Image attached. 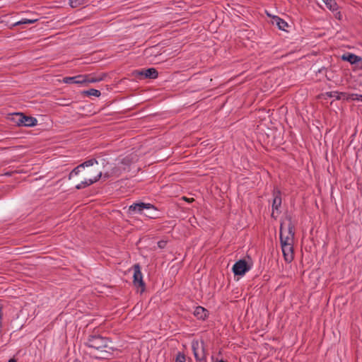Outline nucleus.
Masks as SVG:
<instances>
[{
  "label": "nucleus",
  "instance_id": "obj_1",
  "mask_svg": "<svg viewBox=\"0 0 362 362\" xmlns=\"http://www.w3.org/2000/svg\"><path fill=\"white\" fill-rule=\"evenodd\" d=\"M84 345L96 350L98 355L95 357L103 359L110 358L113 356V352L117 350L110 338L95 332L88 336Z\"/></svg>",
  "mask_w": 362,
  "mask_h": 362
},
{
  "label": "nucleus",
  "instance_id": "obj_2",
  "mask_svg": "<svg viewBox=\"0 0 362 362\" xmlns=\"http://www.w3.org/2000/svg\"><path fill=\"white\" fill-rule=\"evenodd\" d=\"M127 214L129 215L141 214L148 218H160V210L150 203L143 202H136L130 205L128 208Z\"/></svg>",
  "mask_w": 362,
  "mask_h": 362
},
{
  "label": "nucleus",
  "instance_id": "obj_3",
  "mask_svg": "<svg viewBox=\"0 0 362 362\" xmlns=\"http://www.w3.org/2000/svg\"><path fill=\"white\" fill-rule=\"evenodd\" d=\"M294 239H291V235L284 236L281 235L280 244L283 252L284 258L286 262H291L294 258V249H293Z\"/></svg>",
  "mask_w": 362,
  "mask_h": 362
},
{
  "label": "nucleus",
  "instance_id": "obj_4",
  "mask_svg": "<svg viewBox=\"0 0 362 362\" xmlns=\"http://www.w3.org/2000/svg\"><path fill=\"white\" fill-rule=\"evenodd\" d=\"M252 265V259L247 255L245 258L240 259L235 262L232 267V272L235 276H243L250 270Z\"/></svg>",
  "mask_w": 362,
  "mask_h": 362
},
{
  "label": "nucleus",
  "instance_id": "obj_5",
  "mask_svg": "<svg viewBox=\"0 0 362 362\" xmlns=\"http://www.w3.org/2000/svg\"><path fill=\"white\" fill-rule=\"evenodd\" d=\"M88 176V174L86 173V172H83L81 173L80 175H79V177H76V178H74V182L75 183H77L76 185V189H83L86 187H88L90 185H91L92 184L96 182L97 181H98L101 176H102V173L100 172L97 176H95L94 178L91 179H86V177Z\"/></svg>",
  "mask_w": 362,
  "mask_h": 362
},
{
  "label": "nucleus",
  "instance_id": "obj_6",
  "mask_svg": "<svg viewBox=\"0 0 362 362\" xmlns=\"http://www.w3.org/2000/svg\"><path fill=\"white\" fill-rule=\"evenodd\" d=\"M132 269L134 270L133 284L135 287L141 288V293H143L146 289V284L143 279L141 265L136 263L133 265Z\"/></svg>",
  "mask_w": 362,
  "mask_h": 362
},
{
  "label": "nucleus",
  "instance_id": "obj_7",
  "mask_svg": "<svg viewBox=\"0 0 362 362\" xmlns=\"http://www.w3.org/2000/svg\"><path fill=\"white\" fill-rule=\"evenodd\" d=\"M133 75L139 80L155 79L158 76V71L155 68L141 69L135 70Z\"/></svg>",
  "mask_w": 362,
  "mask_h": 362
},
{
  "label": "nucleus",
  "instance_id": "obj_8",
  "mask_svg": "<svg viewBox=\"0 0 362 362\" xmlns=\"http://www.w3.org/2000/svg\"><path fill=\"white\" fill-rule=\"evenodd\" d=\"M273 201H272V211H276L277 214H279V208L281 206V192L278 187H274L273 192Z\"/></svg>",
  "mask_w": 362,
  "mask_h": 362
},
{
  "label": "nucleus",
  "instance_id": "obj_9",
  "mask_svg": "<svg viewBox=\"0 0 362 362\" xmlns=\"http://www.w3.org/2000/svg\"><path fill=\"white\" fill-rule=\"evenodd\" d=\"M95 163H97V159L95 158L89 159L82 163L71 170L69 174V179H71L75 175H78L81 172V169H84L85 167L92 166Z\"/></svg>",
  "mask_w": 362,
  "mask_h": 362
},
{
  "label": "nucleus",
  "instance_id": "obj_10",
  "mask_svg": "<svg viewBox=\"0 0 362 362\" xmlns=\"http://www.w3.org/2000/svg\"><path fill=\"white\" fill-rule=\"evenodd\" d=\"M204 343L202 341V345H204ZM198 347H199V343L197 341H192V349L193 351V354L195 358V360L197 362H207L206 361V356L204 351V346H202V355L200 356L198 353Z\"/></svg>",
  "mask_w": 362,
  "mask_h": 362
},
{
  "label": "nucleus",
  "instance_id": "obj_11",
  "mask_svg": "<svg viewBox=\"0 0 362 362\" xmlns=\"http://www.w3.org/2000/svg\"><path fill=\"white\" fill-rule=\"evenodd\" d=\"M284 137H261L259 140L260 143H266L267 145H269L271 147L279 148L281 144H284L282 142Z\"/></svg>",
  "mask_w": 362,
  "mask_h": 362
},
{
  "label": "nucleus",
  "instance_id": "obj_12",
  "mask_svg": "<svg viewBox=\"0 0 362 362\" xmlns=\"http://www.w3.org/2000/svg\"><path fill=\"white\" fill-rule=\"evenodd\" d=\"M21 117V127H34L37 124V120L35 117L27 115L25 113L22 112V115H20Z\"/></svg>",
  "mask_w": 362,
  "mask_h": 362
},
{
  "label": "nucleus",
  "instance_id": "obj_13",
  "mask_svg": "<svg viewBox=\"0 0 362 362\" xmlns=\"http://www.w3.org/2000/svg\"><path fill=\"white\" fill-rule=\"evenodd\" d=\"M341 59L344 62H349L352 65L358 64L362 62V57L354 53L346 52L341 56Z\"/></svg>",
  "mask_w": 362,
  "mask_h": 362
},
{
  "label": "nucleus",
  "instance_id": "obj_14",
  "mask_svg": "<svg viewBox=\"0 0 362 362\" xmlns=\"http://www.w3.org/2000/svg\"><path fill=\"white\" fill-rule=\"evenodd\" d=\"M85 77L83 75H77L72 77H64L62 81L67 84H83L85 83Z\"/></svg>",
  "mask_w": 362,
  "mask_h": 362
},
{
  "label": "nucleus",
  "instance_id": "obj_15",
  "mask_svg": "<svg viewBox=\"0 0 362 362\" xmlns=\"http://www.w3.org/2000/svg\"><path fill=\"white\" fill-rule=\"evenodd\" d=\"M194 315L198 320H205L209 317V312L204 307L197 306L195 308Z\"/></svg>",
  "mask_w": 362,
  "mask_h": 362
},
{
  "label": "nucleus",
  "instance_id": "obj_16",
  "mask_svg": "<svg viewBox=\"0 0 362 362\" xmlns=\"http://www.w3.org/2000/svg\"><path fill=\"white\" fill-rule=\"evenodd\" d=\"M286 219L288 221V235L291 236V239L295 238V233H296V223L295 221L293 220V217L290 214L286 215Z\"/></svg>",
  "mask_w": 362,
  "mask_h": 362
},
{
  "label": "nucleus",
  "instance_id": "obj_17",
  "mask_svg": "<svg viewBox=\"0 0 362 362\" xmlns=\"http://www.w3.org/2000/svg\"><path fill=\"white\" fill-rule=\"evenodd\" d=\"M83 76H86L84 78L85 83H96V82H100L101 81H103L105 78V77L107 76V74L103 73L99 76H92L91 75H89V74L83 75Z\"/></svg>",
  "mask_w": 362,
  "mask_h": 362
},
{
  "label": "nucleus",
  "instance_id": "obj_18",
  "mask_svg": "<svg viewBox=\"0 0 362 362\" xmlns=\"http://www.w3.org/2000/svg\"><path fill=\"white\" fill-rule=\"evenodd\" d=\"M272 23L276 24L279 29L285 30V28L288 26V23L279 16H274L272 17Z\"/></svg>",
  "mask_w": 362,
  "mask_h": 362
},
{
  "label": "nucleus",
  "instance_id": "obj_19",
  "mask_svg": "<svg viewBox=\"0 0 362 362\" xmlns=\"http://www.w3.org/2000/svg\"><path fill=\"white\" fill-rule=\"evenodd\" d=\"M21 115H22V112H14L13 114H10L8 119L16 126L21 127Z\"/></svg>",
  "mask_w": 362,
  "mask_h": 362
},
{
  "label": "nucleus",
  "instance_id": "obj_20",
  "mask_svg": "<svg viewBox=\"0 0 362 362\" xmlns=\"http://www.w3.org/2000/svg\"><path fill=\"white\" fill-rule=\"evenodd\" d=\"M81 94L83 96H95V97H99L101 95V93L100 90L94 88H90L89 90H83L81 92Z\"/></svg>",
  "mask_w": 362,
  "mask_h": 362
},
{
  "label": "nucleus",
  "instance_id": "obj_21",
  "mask_svg": "<svg viewBox=\"0 0 362 362\" xmlns=\"http://www.w3.org/2000/svg\"><path fill=\"white\" fill-rule=\"evenodd\" d=\"M346 95V93L345 92L331 91L325 93L324 95H326L328 98L335 97L337 100H341L342 99V97H345Z\"/></svg>",
  "mask_w": 362,
  "mask_h": 362
},
{
  "label": "nucleus",
  "instance_id": "obj_22",
  "mask_svg": "<svg viewBox=\"0 0 362 362\" xmlns=\"http://www.w3.org/2000/svg\"><path fill=\"white\" fill-rule=\"evenodd\" d=\"M326 5L327 8L332 11H337L338 5L335 0H322Z\"/></svg>",
  "mask_w": 362,
  "mask_h": 362
},
{
  "label": "nucleus",
  "instance_id": "obj_23",
  "mask_svg": "<svg viewBox=\"0 0 362 362\" xmlns=\"http://www.w3.org/2000/svg\"><path fill=\"white\" fill-rule=\"evenodd\" d=\"M88 2V0H69V4L71 8H77Z\"/></svg>",
  "mask_w": 362,
  "mask_h": 362
},
{
  "label": "nucleus",
  "instance_id": "obj_24",
  "mask_svg": "<svg viewBox=\"0 0 362 362\" xmlns=\"http://www.w3.org/2000/svg\"><path fill=\"white\" fill-rule=\"evenodd\" d=\"M38 21L37 18H23L22 20L13 24V26H18L24 24H33Z\"/></svg>",
  "mask_w": 362,
  "mask_h": 362
},
{
  "label": "nucleus",
  "instance_id": "obj_25",
  "mask_svg": "<svg viewBox=\"0 0 362 362\" xmlns=\"http://www.w3.org/2000/svg\"><path fill=\"white\" fill-rule=\"evenodd\" d=\"M132 162H133L132 157L131 156H127L121 160L120 163L124 166L123 168H124V170H125L126 167H129L131 165V164L132 163Z\"/></svg>",
  "mask_w": 362,
  "mask_h": 362
},
{
  "label": "nucleus",
  "instance_id": "obj_26",
  "mask_svg": "<svg viewBox=\"0 0 362 362\" xmlns=\"http://www.w3.org/2000/svg\"><path fill=\"white\" fill-rule=\"evenodd\" d=\"M72 103H74V101H70L69 99L66 98H59L57 99V104L60 106H69Z\"/></svg>",
  "mask_w": 362,
  "mask_h": 362
},
{
  "label": "nucleus",
  "instance_id": "obj_27",
  "mask_svg": "<svg viewBox=\"0 0 362 362\" xmlns=\"http://www.w3.org/2000/svg\"><path fill=\"white\" fill-rule=\"evenodd\" d=\"M175 362H186L185 354L179 351L176 355Z\"/></svg>",
  "mask_w": 362,
  "mask_h": 362
},
{
  "label": "nucleus",
  "instance_id": "obj_28",
  "mask_svg": "<svg viewBox=\"0 0 362 362\" xmlns=\"http://www.w3.org/2000/svg\"><path fill=\"white\" fill-rule=\"evenodd\" d=\"M356 96H357L356 93H346L345 97H342V99L346 100L347 101L355 100Z\"/></svg>",
  "mask_w": 362,
  "mask_h": 362
},
{
  "label": "nucleus",
  "instance_id": "obj_29",
  "mask_svg": "<svg viewBox=\"0 0 362 362\" xmlns=\"http://www.w3.org/2000/svg\"><path fill=\"white\" fill-rule=\"evenodd\" d=\"M95 163L98 165H100V166L104 167L106 164L108 163V162L106 161V160L104 158L100 156L98 158L97 163Z\"/></svg>",
  "mask_w": 362,
  "mask_h": 362
},
{
  "label": "nucleus",
  "instance_id": "obj_30",
  "mask_svg": "<svg viewBox=\"0 0 362 362\" xmlns=\"http://www.w3.org/2000/svg\"><path fill=\"white\" fill-rule=\"evenodd\" d=\"M167 241L166 240H159L158 242V247L160 249H163L166 247L167 245Z\"/></svg>",
  "mask_w": 362,
  "mask_h": 362
},
{
  "label": "nucleus",
  "instance_id": "obj_31",
  "mask_svg": "<svg viewBox=\"0 0 362 362\" xmlns=\"http://www.w3.org/2000/svg\"><path fill=\"white\" fill-rule=\"evenodd\" d=\"M335 18L338 20H341L342 18V14L340 11H338L335 14Z\"/></svg>",
  "mask_w": 362,
  "mask_h": 362
},
{
  "label": "nucleus",
  "instance_id": "obj_32",
  "mask_svg": "<svg viewBox=\"0 0 362 362\" xmlns=\"http://www.w3.org/2000/svg\"><path fill=\"white\" fill-rule=\"evenodd\" d=\"M283 229H284V223L281 222L280 224L279 239L281 238V235H283Z\"/></svg>",
  "mask_w": 362,
  "mask_h": 362
},
{
  "label": "nucleus",
  "instance_id": "obj_33",
  "mask_svg": "<svg viewBox=\"0 0 362 362\" xmlns=\"http://www.w3.org/2000/svg\"><path fill=\"white\" fill-rule=\"evenodd\" d=\"M325 70H327V69H326V68L323 66V67H322V68L319 69L316 71V73H317V74H322Z\"/></svg>",
  "mask_w": 362,
  "mask_h": 362
},
{
  "label": "nucleus",
  "instance_id": "obj_34",
  "mask_svg": "<svg viewBox=\"0 0 362 362\" xmlns=\"http://www.w3.org/2000/svg\"><path fill=\"white\" fill-rule=\"evenodd\" d=\"M332 72L331 74H325V76L328 81H331L332 78Z\"/></svg>",
  "mask_w": 362,
  "mask_h": 362
},
{
  "label": "nucleus",
  "instance_id": "obj_35",
  "mask_svg": "<svg viewBox=\"0 0 362 362\" xmlns=\"http://www.w3.org/2000/svg\"><path fill=\"white\" fill-rule=\"evenodd\" d=\"M355 100L362 101V95L357 94V96L355 97Z\"/></svg>",
  "mask_w": 362,
  "mask_h": 362
},
{
  "label": "nucleus",
  "instance_id": "obj_36",
  "mask_svg": "<svg viewBox=\"0 0 362 362\" xmlns=\"http://www.w3.org/2000/svg\"><path fill=\"white\" fill-rule=\"evenodd\" d=\"M67 362H81V361H80V360H79V359H78V358H74V359H71V358H70V359H69V360L67 361Z\"/></svg>",
  "mask_w": 362,
  "mask_h": 362
},
{
  "label": "nucleus",
  "instance_id": "obj_37",
  "mask_svg": "<svg viewBox=\"0 0 362 362\" xmlns=\"http://www.w3.org/2000/svg\"><path fill=\"white\" fill-rule=\"evenodd\" d=\"M2 307L0 306V321H1V319H2Z\"/></svg>",
  "mask_w": 362,
  "mask_h": 362
},
{
  "label": "nucleus",
  "instance_id": "obj_38",
  "mask_svg": "<svg viewBox=\"0 0 362 362\" xmlns=\"http://www.w3.org/2000/svg\"><path fill=\"white\" fill-rule=\"evenodd\" d=\"M8 362H17V361L15 358H11L8 360Z\"/></svg>",
  "mask_w": 362,
  "mask_h": 362
},
{
  "label": "nucleus",
  "instance_id": "obj_39",
  "mask_svg": "<svg viewBox=\"0 0 362 362\" xmlns=\"http://www.w3.org/2000/svg\"><path fill=\"white\" fill-rule=\"evenodd\" d=\"M271 216H272V218H274V219H276L277 216H275V215H274V211H272V214H271Z\"/></svg>",
  "mask_w": 362,
  "mask_h": 362
},
{
  "label": "nucleus",
  "instance_id": "obj_40",
  "mask_svg": "<svg viewBox=\"0 0 362 362\" xmlns=\"http://www.w3.org/2000/svg\"><path fill=\"white\" fill-rule=\"evenodd\" d=\"M206 141H204L202 142L201 144H204V146H206L209 145V143H206Z\"/></svg>",
  "mask_w": 362,
  "mask_h": 362
},
{
  "label": "nucleus",
  "instance_id": "obj_41",
  "mask_svg": "<svg viewBox=\"0 0 362 362\" xmlns=\"http://www.w3.org/2000/svg\"><path fill=\"white\" fill-rule=\"evenodd\" d=\"M216 362H227V361L221 358V359H216Z\"/></svg>",
  "mask_w": 362,
  "mask_h": 362
},
{
  "label": "nucleus",
  "instance_id": "obj_42",
  "mask_svg": "<svg viewBox=\"0 0 362 362\" xmlns=\"http://www.w3.org/2000/svg\"><path fill=\"white\" fill-rule=\"evenodd\" d=\"M353 141H354V139H351V140L349 141V144H348V146H349L351 145V144H352V143H353Z\"/></svg>",
  "mask_w": 362,
  "mask_h": 362
},
{
  "label": "nucleus",
  "instance_id": "obj_43",
  "mask_svg": "<svg viewBox=\"0 0 362 362\" xmlns=\"http://www.w3.org/2000/svg\"><path fill=\"white\" fill-rule=\"evenodd\" d=\"M358 64H360L359 69L362 70V62H360Z\"/></svg>",
  "mask_w": 362,
  "mask_h": 362
},
{
  "label": "nucleus",
  "instance_id": "obj_44",
  "mask_svg": "<svg viewBox=\"0 0 362 362\" xmlns=\"http://www.w3.org/2000/svg\"><path fill=\"white\" fill-rule=\"evenodd\" d=\"M5 175L11 176L12 175V172L6 173Z\"/></svg>",
  "mask_w": 362,
  "mask_h": 362
},
{
  "label": "nucleus",
  "instance_id": "obj_45",
  "mask_svg": "<svg viewBox=\"0 0 362 362\" xmlns=\"http://www.w3.org/2000/svg\"><path fill=\"white\" fill-rule=\"evenodd\" d=\"M109 176H110V175H109V174H108V173H105V175H104V177H107H107H109Z\"/></svg>",
  "mask_w": 362,
  "mask_h": 362
},
{
  "label": "nucleus",
  "instance_id": "obj_46",
  "mask_svg": "<svg viewBox=\"0 0 362 362\" xmlns=\"http://www.w3.org/2000/svg\"><path fill=\"white\" fill-rule=\"evenodd\" d=\"M187 200H188V202H192V201H194V199L191 198V199H188Z\"/></svg>",
  "mask_w": 362,
  "mask_h": 362
},
{
  "label": "nucleus",
  "instance_id": "obj_47",
  "mask_svg": "<svg viewBox=\"0 0 362 362\" xmlns=\"http://www.w3.org/2000/svg\"><path fill=\"white\" fill-rule=\"evenodd\" d=\"M265 136H269V134L268 133H265Z\"/></svg>",
  "mask_w": 362,
  "mask_h": 362
}]
</instances>
